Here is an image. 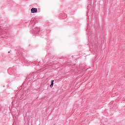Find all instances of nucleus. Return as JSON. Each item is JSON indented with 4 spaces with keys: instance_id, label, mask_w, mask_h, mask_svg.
<instances>
[{
    "instance_id": "1",
    "label": "nucleus",
    "mask_w": 125,
    "mask_h": 125,
    "mask_svg": "<svg viewBox=\"0 0 125 125\" xmlns=\"http://www.w3.org/2000/svg\"><path fill=\"white\" fill-rule=\"evenodd\" d=\"M31 10L32 13H36L38 12V9L36 8H32Z\"/></svg>"
},
{
    "instance_id": "2",
    "label": "nucleus",
    "mask_w": 125,
    "mask_h": 125,
    "mask_svg": "<svg viewBox=\"0 0 125 125\" xmlns=\"http://www.w3.org/2000/svg\"><path fill=\"white\" fill-rule=\"evenodd\" d=\"M53 83H54V80L52 81L51 84L50 86V87L52 88V86H53Z\"/></svg>"
}]
</instances>
